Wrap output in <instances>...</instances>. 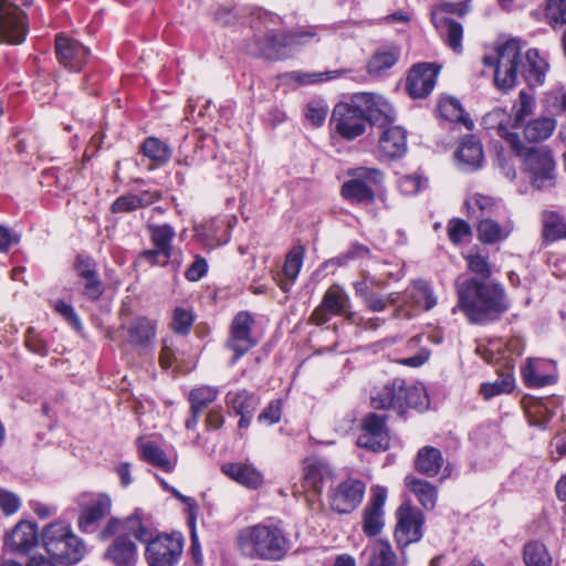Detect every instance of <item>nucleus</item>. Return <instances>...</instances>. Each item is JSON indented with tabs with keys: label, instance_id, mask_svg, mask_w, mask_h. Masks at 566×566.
<instances>
[{
	"label": "nucleus",
	"instance_id": "obj_7",
	"mask_svg": "<svg viewBox=\"0 0 566 566\" xmlns=\"http://www.w3.org/2000/svg\"><path fill=\"white\" fill-rule=\"evenodd\" d=\"M347 175L349 179L342 185L340 196L353 205H373L376 190L384 182V172L373 167H356L350 168Z\"/></svg>",
	"mask_w": 566,
	"mask_h": 566
},
{
	"label": "nucleus",
	"instance_id": "obj_64",
	"mask_svg": "<svg viewBox=\"0 0 566 566\" xmlns=\"http://www.w3.org/2000/svg\"><path fill=\"white\" fill-rule=\"evenodd\" d=\"M82 280L84 281L83 295L91 301H97L104 293V286L97 273Z\"/></svg>",
	"mask_w": 566,
	"mask_h": 566
},
{
	"label": "nucleus",
	"instance_id": "obj_17",
	"mask_svg": "<svg viewBox=\"0 0 566 566\" xmlns=\"http://www.w3.org/2000/svg\"><path fill=\"white\" fill-rule=\"evenodd\" d=\"M387 419L386 416L375 412L366 415L361 421V432L357 438V446L374 452L386 450L389 447Z\"/></svg>",
	"mask_w": 566,
	"mask_h": 566
},
{
	"label": "nucleus",
	"instance_id": "obj_24",
	"mask_svg": "<svg viewBox=\"0 0 566 566\" xmlns=\"http://www.w3.org/2000/svg\"><path fill=\"white\" fill-rule=\"evenodd\" d=\"M510 115L502 108L496 107L482 117V126L486 130H494L511 147L513 153L522 150V140L516 133L509 130Z\"/></svg>",
	"mask_w": 566,
	"mask_h": 566
},
{
	"label": "nucleus",
	"instance_id": "obj_8",
	"mask_svg": "<svg viewBox=\"0 0 566 566\" xmlns=\"http://www.w3.org/2000/svg\"><path fill=\"white\" fill-rule=\"evenodd\" d=\"M514 154L523 158L524 171L535 188L548 189L555 185L556 163L548 147H527L522 143V150Z\"/></svg>",
	"mask_w": 566,
	"mask_h": 566
},
{
	"label": "nucleus",
	"instance_id": "obj_35",
	"mask_svg": "<svg viewBox=\"0 0 566 566\" xmlns=\"http://www.w3.org/2000/svg\"><path fill=\"white\" fill-rule=\"evenodd\" d=\"M443 463L442 452L438 448L424 446L417 453L415 469L423 475L433 478L439 474Z\"/></svg>",
	"mask_w": 566,
	"mask_h": 566
},
{
	"label": "nucleus",
	"instance_id": "obj_15",
	"mask_svg": "<svg viewBox=\"0 0 566 566\" xmlns=\"http://www.w3.org/2000/svg\"><path fill=\"white\" fill-rule=\"evenodd\" d=\"M397 518L395 541L398 547L403 549L421 539L424 516L419 509L403 504L397 511Z\"/></svg>",
	"mask_w": 566,
	"mask_h": 566
},
{
	"label": "nucleus",
	"instance_id": "obj_58",
	"mask_svg": "<svg viewBox=\"0 0 566 566\" xmlns=\"http://www.w3.org/2000/svg\"><path fill=\"white\" fill-rule=\"evenodd\" d=\"M193 321L195 316L192 312L182 307H176L172 315L171 328L177 334L186 335L190 332Z\"/></svg>",
	"mask_w": 566,
	"mask_h": 566
},
{
	"label": "nucleus",
	"instance_id": "obj_20",
	"mask_svg": "<svg viewBox=\"0 0 566 566\" xmlns=\"http://www.w3.org/2000/svg\"><path fill=\"white\" fill-rule=\"evenodd\" d=\"M111 507L112 501L106 494L94 495L90 502L82 503L77 520L80 531L86 534L97 531L98 523L109 514Z\"/></svg>",
	"mask_w": 566,
	"mask_h": 566
},
{
	"label": "nucleus",
	"instance_id": "obj_30",
	"mask_svg": "<svg viewBox=\"0 0 566 566\" xmlns=\"http://www.w3.org/2000/svg\"><path fill=\"white\" fill-rule=\"evenodd\" d=\"M156 190H143L138 193H127L118 197L111 206L113 213H127L146 208L160 199Z\"/></svg>",
	"mask_w": 566,
	"mask_h": 566
},
{
	"label": "nucleus",
	"instance_id": "obj_48",
	"mask_svg": "<svg viewBox=\"0 0 566 566\" xmlns=\"http://www.w3.org/2000/svg\"><path fill=\"white\" fill-rule=\"evenodd\" d=\"M226 402L235 413H254L260 403V398L247 389H241L235 392H228Z\"/></svg>",
	"mask_w": 566,
	"mask_h": 566
},
{
	"label": "nucleus",
	"instance_id": "obj_51",
	"mask_svg": "<svg viewBox=\"0 0 566 566\" xmlns=\"http://www.w3.org/2000/svg\"><path fill=\"white\" fill-rule=\"evenodd\" d=\"M142 151L156 165H164L171 157L169 146L156 137L146 138L142 144Z\"/></svg>",
	"mask_w": 566,
	"mask_h": 566
},
{
	"label": "nucleus",
	"instance_id": "obj_31",
	"mask_svg": "<svg viewBox=\"0 0 566 566\" xmlns=\"http://www.w3.org/2000/svg\"><path fill=\"white\" fill-rule=\"evenodd\" d=\"M104 556L114 566H135L137 547L130 539L118 535L108 546Z\"/></svg>",
	"mask_w": 566,
	"mask_h": 566
},
{
	"label": "nucleus",
	"instance_id": "obj_18",
	"mask_svg": "<svg viewBox=\"0 0 566 566\" xmlns=\"http://www.w3.org/2000/svg\"><path fill=\"white\" fill-rule=\"evenodd\" d=\"M55 54L59 63L64 69L78 73L86 65L91 52L81 42L65 35H57L55 39Z\"/></svg>",
	"mask_w": 566,
	"mask_h": 566
},
{
	"label": "nucleus",
	"instance_id": "obj_32",
	"mask_svg": "<svg viewBox=\"0 0 566 566\" xmlns=\"http://www.w3.org/2000/svg\"><path fill=\"white\" fill-rule=\"evenodd\" d=\"M379 150L389 159L403 156L407 151V132L399 126L385 129L379 138Z\"/></svg>",
	"mask_w": 566,
	"mask_h": 566
},
{
	"label": "nucleus",
	"instance_id": "obj_22",
	"mask_svg": "<svg viewBox=\"0 0 566 566\" xmlns=\"http://www.w3.org/2000/svg\"><path fill=\"white\" fill-rule=\"evenodd\" d=\"M386 499V488L376 486L373 489L370 501L364 510L363 531L367 536H375L382 530Z\"/></svg>",
	"mask_w": 566,
	"mask_h": 566
},
{
	"label": "nucleus",
	"instance_id": "obj_60",
	"mask_svg": "<svg viewBox=\"0 0 566 566\" xmlns=\"http://www.w3.org/2000/svg\"><path fill=\"white\" fill-rule=\"evenodd\" d=\"M328 113L327 105L322 101H311L305 107L304 115L314 126H321L325 122Z\"/></svg>",
	"mask_w": 566,
	"mask_h": 566
},
{
	"label": "nucleus",
	"instance_id": "obj_28",
	"mask_svg": "<svg viewBox=\"0 0 566 566\" xmlns=\"http://www.w3.org/2000/svg\"><path fill=\"white\" fill-rule=\"evenodd\" d=\"M221 471L231 480L250 490H258L264 483L263 473L248 462H230L221 467Z\"/></svg>",
	"mask_w": 566,
	"mask_h": 566
},
{
	"label": "nucleus",
	"instance_id": "obj_19",
	"mask_svg": "<svg viewBox=\"0 0 566 566\" xmlns=\"http://www.w3.org/2000/svg\"><path fill=\"white\" fill-rule=\"evenodd\" d=\"M439 67L432 63L415 64L408 74L406 90L412 98H424L433 90Z\"/></svg>",
	"mask_w": 566,
	"mask_h": 566
},
{
	"label": "nucleus",
	"instance_id": "obj_16",
	"mask_svg": "<svg viewBox=\"0 0 566 566\" xmlns=\"http://www.w3.org/2000/svg\"><path fill=\"white\" fill-rule=\"evenodd\" d=\"M352 305L349 295L338 284L331 285L324 293L319 305L312 312L310 322L317 326L326 324L331 315H343Z\"/></svg>",
	"mask_w": 566,
	"mask_h": 566
},
{
	"label": "nucleus",
	"instance_id": "obj_53",
	"mask_svg": "<svg viewBox=\"0 0 566 566\" xmlns=\"http://www.w3.org/2000/svg\"><path fill=\"white\" fill-rule=\"evenodd\" d=\"M218 389L211 386L193 388L188 397L190 407L203 411L218 397Z\"/></svg>",
	"mask_w": 566,
	"mask_h": 566
},
{
	"label": "nucleus",
	"instance_id": "obj_55",
	"mask_svg": "<svg viewBox=\"0 0 566 566\" xmlns=\"http://www.w3.org/2000/svg\"><path fill=\"white\" fill-rule=\"evenodd\" d=\"M447 232L453 244H460L472 235L471 226L460 218H453L448 222Z\"/></svg>",
	"mask_w": 566,
	"mask_h": 566
},
{
	"label": "nucleus",
	"instance_id": "obj_10",
	"mask_svg": "<svg viewBox=\"0 0 566 566\" xmlns=\"http://www.w3.org/2000/svg\"><path fill=\"white\" fill-rule=\"evenodd\" d=\"M184 552L180 533L157 534L147 545L145 557L149 566H176Z\"/></svg>",
	"mask_w": 566,
	"mask_h": 566
},
{
	"label": "nucleus",
	"instance_id": "obj_50",
	"mask_svg": "<svg viewBox=\"0 0 566 566\" xmlns=\"http://www.w3.org/2000/svg\"><path fill=\"white\" fill-rule=\"evenodd\" d=\"M523 560L526 566H552L553 564L547 547L538 541H530L524 545Z\"/></svg>",
	"mask_w": 566,
	"mask_h": 566
},
{
	"label": "nucleus",
	"instance_id": "obj_46",
	"mask_svg": "<svg viewBox=\"0 0 566 566\" xmlns=\"http://www.w3.org/2000/svg\"><path fill=\"white\" fill-rule=\"evenodd\" d=\"M515 379L512 368H506L499 374V377L493 382H483L480 386V394L485 400L502 394H509L514 389Z\"/></svg>",
	"mask_w": 566,
	"mask_h": 566
},
{
	"label": "nucleus",
	"instance_id": "obj_27",
	"mask_svg": "<svg viewBox=\"0 0 566 566\" xmlns=\"http://www.w3.org/2000/svg\"><path fill=\"white\" fill-rule=\"evenodd\" d=\"M334 475L333 469L323 460L316 458L305 459L302 467L303 486L321 494L324 483Z\"/></svg>",
	"mask_w": 566,
	"mask_h": 566
},
{
	"label": "nucleus",
	"instance_id": "obj_2",
	"mask_svg": "<svg viewBox=\"0 0 566 566\" xmlns=\"http://www.w3.org/2000/svg\"><path fill=\"white\" fill-rule=\"evenodd\" d=\"M394 107L381 95L356 93L348 102L337 103L332 112L329 126L342 139L352 142L364 135L368 123H392Z\"/></svg>",
	"mask_w": 566,
	"mask_h": 566
},
{
	"label": "nucleus",
	"instance_id": "obj_33",
	"mask_svg": "<svg viewBox=\"0 0 566 566\" xmlns=\"http://www.w3.org/2000/svg\"><path fill=\"white\" fill-rule=\"evenodd\" d=\"M402 301L413 307L430 311L437 305V297L424 280L415 281L403 293Z\"/></svg>",
	"mask_w": 566,
	"mask_h": 566
},
{
	"label": "nucleus",
	"instance_id": "obj_25",
	"mask_svg": "<svg viewBox=\"0 0 566 566\" xmlns=\"http://www.w3.org/2000/svg\"><path fill=\"white\" fill-rule=\"evenodd\" d=\"M521 373L525 385L532 388L552 385L557 378L554 364L541 358H530Z\"/></svg>",
	"mask_w": 566,
	"mask_h": 566
},
{
	"label": "nucleus",
	"instance_id": "obj_29",
	"mask_svg": "<svg viewBox=\"0 0 566 566\" xmlns=\"http://www.w3.org/2000/svg\"><path fill=\"white\" fill-rule=\"evenodd\" d=\"M431 21L440 32L444 43L455 53L462 52L463 27L460 22L442 15L439 12H431Z\"/></svg>",
	"mask_w": 566,
	"mask_h": 566
},
{
	"label": "nucleus",
	"instance_id": "obj_49",
	"mask_svg": "<svg viewBox=\"0 0 566 566\" xmlns=\"http://www.w3.org/2000/svg\"><path fill=\"white\" fill-rule=\"evenodd\" d=\"M556 122L552 117H538L530 120L524 126V137L531 143L547 139L554 132Z\"/></svg>",
	"mask_w": 566,
	"mask_h": 566
},
{
	"label": "nucleus",
	"instance_id": "obj_54",
	"mask_svg": "<svg viewBox=\"0 0 566 566\" xmlns=\"http://www.w3.org/2000/svg\"><path fill=\"white\" fill-rule=\"evenodd\" d=\"M535 105L534 95L522 90L518 94V102L515 104L514 124L515 128L522 127L528 116L533 114Z\"/></svg>",
	"mask_w": 566,
	"mask_h": 566
},
{
	"label": "nucleus",
	"instance_id": "obj_44",
	"mask_svg": "<svg viewBox=\"0 0 566 566\" xmlns=\"http://www.w3.org/2000/svg\"><path fill=\"white\" fill-rule=\"evenodd\" d=\"M405 483L426 510L434 509L438 497V490L434 485L411 475L406 476Z\"/></svg>",
	"mask_w": 566,
	"mask_h": 566
},
{
	"label": "nucleus",
	"instance_id": "obj_37",
	"mask_svg": "<svg viewBox=\"0 0 566 566\" xmlns=\"http://www.w3.org/2000/svg\"><path fill=\"white\" fill-rule=\"evenodd\" d=\"M73 533L71 526L65 522H54L44 526L41 539L45 551L52 555Z\"/></svg>",
	"mask_w": 566,
	"mask_h": 566
},
{
	"label": "nucleus",
	"instance_id": "obj_39",
	"mask_svg": "<svg viewBox=\"0 0 566 566\" xmlns=\"http://www.w3.org/2000/svg\"><path fill=\"white\" fill-rule=\"evenodd\" d=\"M85 552L86 548L83 541L75 534H72L51 556L61 564L75 565L83 559Z\"/></svg>",
	"mask_w": 566,
	"mask_h": 566
},
{
	"label": "nucleus",
	"instance_id": "obj_6",
	"mask_svg": "<svg viewBox=\"0 0 566 566\" xmlns=\"http://www.w3.org/2000/svg\"><path fill=\"white\" fill-rule=\"evenodd\" d=\"M323 27H302L296 31H269L263 38L256 39L259 54L269 60H283L292 52L312 41H318V32Z\"/></svg>",
	"mask_w": 566,
	"mask_h": 566
},
{
	"label": "nucleus",
	"instance_id": "obj_3",
	"mask_svg": "<svg viewBox=\"0 0 566 566\" xmlns=\"http://www.w3.org/2000/svg\"><path fill=\"white\" fill-rule=\"evenodd\" d=\"M458 304L469 322L485 325L499 321L511 307L504 286L495 280L459 276L455 280Z\"/></svg>",
	"mask_w": 566,
	"mask_h": 566
},
{
	"label": "nucleus",
	"instance_id": "obj_34",
	"mask_svg": "<svg viewBox=\"0 0 566 566\" xmlns=\"http://www.w3.org/2000/svg\"><path fill=\"white\" fill-rule=\"evenodd\" d=\"M125 328L127 342L135 347L146 348L156 335L155 322L145 316L136 317Z\"/></svg>",
	"mask_w": 566,
	"mask_h": 566
},
{
	"label": "nucleus",
	"instance_id": "obj_61",
	"mask_svg": "<svg viewBox=\"0 0 566 566\" xmlns=\"http://www.w3.org/2000/svg\"><path fill=\"white\" fill-rule=\"evenodd\" d=\"M24 344L27 348L33 354L40 355L42 357L46 356L49 353L48 345L45 340L38 334L33 327H29L25 332Z\"/></svg>",
	"mask_w": 566,
	"mask_h": 566
},
{
	"label": "nucleus",
	"instance_id": "obj_56",
	"mask_svg": "<svg viewBox=\"0 0 566 566\" xmlns=\"http://www.w3.org/2000/svg\"><path fill=\"white\" fill-rule=\"evenodd\" d=\"M465 260L468 262L469 270L475 274L474 276L480 280H492L488 255H483L479 252H470L465 256Z\"/></svg>",
	"mask_w": 566,
	"mask_h": 566
},
{
	"label": "nucleus",
	"instance_id": "obj_43",
	"mask_svg": "<svg viewBox=\"0 0 566 566\" xmlns=\"http://www.w3.org/2000/svg\"><path fill=\"white\" fill-rule=\"evenodd\" d=\"M525 413L530 424L541 429H545L554 416L545 399L534 397L525 400Z\"/></svg>",
	"mask_w": 566,
	"mask_h": 566
},
{
	"label": "nucleus",
	"instance_id": "obj_38",
	"mask_svg": "<svg viewBox=\"0 0 566 566\" xmlns=\"http://www.w3.org/2000/svg\"><path fill=\"white\" fill-rule=\"evenodd\" d=\"M367 560L365 566H403L407 562L402 558V564H399L397 555L392 551L387 541H377L367 552Z\"/></svg>",
	"mask_w": 566,
	"mask_h": 566
},
{
	"label": "nucleus",
	"instance_id": "obj_40",
	"mask_svg": "<svg viewBox=\"0 0 566 566\" xmlns=\"http://www.w3.org/2000/svg\"><path fill=\"white\" fill-rule=\"evenodd\" d=\"M85 552L86 548L83 541L75 534H72L51 556L61 564L75 565L83 559Z\"/></svg>",
	"mask_w": 566,
	"mask_h": 566
},
{
	"label": "nucleus",
	"instance_id": "obj_36",
	"mask_svg": "<svg viewBox=\"0 0 566 566\" xmlns=\"http://www.w3.org/2000/svg\"><path fill=\"white\" fill-rule=\"evenodd\" d=\"M305 249L303 245H294L286 254L283 265V275L286 280H280L279 286L283 292H289L303 265Z\"/></svg>",
	"mask_w": 566,
	"mask_h": 566
},
{
	"label": "nucleus",
	"instance_id": "obj_4",
	"mask_svg": "<svg viewBox=\"0 0 566 566\" xmlns=\"http://www.w3.org/2000/svg\"><path fill=\"white\" fill-rule=\"evenodd\" d=\"M235 542L241 554L251 559L281 560L290 549L286 533L274 523L245 526L238 532Z\"/></svg>",
	"mask_w": 566,
	"mask_h": 566
},
{
	"label": "nucleus",
	"instance_id": "obj_11",
	"mask_svg": "<svg viewBox=\"0 0 566 566\" xmlns=\"http://www.w3.org/2000/svg\"><path fill=\"white\" fill-rule=\"evenodd\" d=\"M28 31V14L10 0H0V43L21 44Z\"/></svg>",
	"mask_w": 566,
	"mask_h": 566
},
{
	"label": "nucleus",
	"instance_id": "obj_26",
	"mask_svg": "<svg viewBox=\"0 0 566 566\" xmlns=\"http://www.w3.org/2000/svg\"><path fill=\"white\" fill-rule=\"evenodd\" d=\"M513 230L514 222L510 218L499 222L493 217L483 216L479 218L476 224V237L484 244H495L505 241Z\"/></svg>",
	"mask_w": 566,
	"mask_h": 566
},
{
	"label": "nucleus",
	"instance_id": "obj_59",
	"mask_svg": "<svg viewBox=\"0 0 566 566\" xmlns=\"http://www.w3.org/2000/svg\"><path fill=\"white\" fill-rule=\"evenodd\" d=\"M546 17L553 28L566 25V0H548Z\"/></svg>",
	"mask_w": 566,
	"mask_h": 566
},
{
	"label": "nucleus",
	"instance_id": "obj_42",
	"mask_svg": "<svg viewBox=\"0 0 566 566\" xmlns=\"http://www.w3.org/2000/svg\"><path fill=\"white\" fill-rule=\"evenodd\" d=\"M400 51L396 46L377 50L367 63V71L370 75L381 76L392 67L399 60Z\"/></svg>",
	"mask_w": 566,
	"mask_h": 566
},
{
	"label": "nucleus",
	"instance_id": "obj_21",
	"mask_svg": "<svg viewBox=\"0 0 566 566\" xmlns=\"http://www.w3.org/2000/svg\"><path fill=\"white\" fill-rule=\"evenodd\" d=\"M38 543V525L29 521H20L4 538L7 549L21 555L28 554Z\"/></svg>",
	"mask_w": 566,
	"mask_h": 566
},
{
	"label": "nucleus",
	"instance_id": "obj_63",
	"mask_svg": "<svg viewBox=\"0 0 566 566\" xmlns=\"http://www.w3.org/2000/svg\"><path fill=\"white\" fill-rule=\"evenodd\" d=\"M473 200H474V203L476 205V207L481 211L480 217L490 216V218H492V217L499 216L501 205L496 199L489 197V196L478 193L473 197Z\"/></svg>",
	"mask_w": 566,
	"mask_h": 566
},
{
	"label": "nucleus",
	"instance_id": "obj_52",
	"mask_svg": "<svg viewBox=\"0 0 566 566\" xmlns=\"http://www.w3.org/2000/svg\"><path fill=\"white\" fill-rule=\"evenodd\" d=\"M371 254L370 249L359 242H353L346 251L339 253L337 256L328 260L325 265L345 266L350 261L369 258Z\"/></svg>",
	"mask_w": 566,
	"mask_h": 566
},
{
	"label": "nucleus",
	"instance_id": "obj_12",
	"mask_svg": "<svg viewBox=\"0 0 566 566\" xmlns=\"http://www.w3.org/2000/svg\"><path fill=\"white\" fill-rule=\"evenodd\" d=\"M366 484L356 478H347L327 491V501L333 512L349 514L363 502Z\"/></svg>",
	"mask_w": 566,
	"mask_h": 566
},
{
	"label": "nucleus",
	"instance_id": "obj_57",
	"mask_svg": "<svg viewBox=\"0 0 566 566\" xmlns=\"http://www.w3.org/2000/svg\"><path fill=\"white\" fill-rule=\"evenodd\" d=\"M547 111L553 115L566 112V86H556L545 95Z\"/></svg>",
	"mask_w": 566,
	"mask_h": 566
},
{
	"label": "nucleus",
	"instance_id": "obj_23",
	"mask_svg": "<svg viewBox=\"0 0 566 566\" xmlns=\"http://www.w3.org/2000/svg\"><path fill=\"white\" fill-rule=\"evenodd\" d=\"M459 167L467 172L480 169L484 163L483 146L475 135L464 136L454 154Z\"/></svg>",
	"mask_w": 566,
	"mask_h": 566
},
{
	"label": "nucleus",
	"instance_id": "obj_45",
	"mask_svg": "<svg viewBox=\"0 0 566 566\" xmlns=\"http://www.w3.org/2000/svg\"><path fill=\"white\" fill-rule=\"evenodd\" d=\"M438 109L440 115L447 120L461 123L468 129L473 128V122L470 116L463 109L461 103L455 97H444L441 98L438 105Z\"/></svg>",
	"mask_w": 566,
	"mask_h": 566
},
{
	"label": "nucleus",
	"instance_id": "obj_1",
	"mask_svg": "<svg viewBox=\"0 0 566 566\" xmlns=\"http://www.w3.org/2000/svg\"><path fill=\"white\" fill-rule=\"evenodd\" d=\"M483 63L494 67V82L499 88L509 90L516 83L518 76L534 88L544 84L549 69L547 61L539 55L537 49H530L522 54L520 40L510 39L496 48L494 56L485 55Z\"/></svg>",
	"mask_w": 566,
	"mask_h": 566
},
{
	"label": "nucleus",
	"instance_id": "obj_14",
	"mask_svg": "<svg viewBox=\"0 0 566 566\" xmlns=\"http://www.w3.org/2000/svg\"><path fill=\"white\" fill-rule=\"evenodd\" d=\"M254 323L253 315L248 311H241L233 317L227 340V347L234 352L233 364L258 344L252 334Z\"/></svg>",
	"mask_w": 566,
	"mask_h": 566
},
{
	"label": "nucleus",
	"instance_id": "obj_47",
	"mask_svg": "<svg viewBox=\"0 0 566 566\" xmlns=\"http://www.w3.org/2000/svg\"><path fill=\"white\" fill-rule=\"evenodd\" d=\"M142 458L161 469L165 472H171L175 469L176 461L168 458L166 452L155 442L147 441L140 447Z\"/></svg>",
	"mask_w": 566,
	"mask_h": 566
},
{
	"label": "nucleus",
	"instance_id": "obj_9",
	"mask_svg": "<svg viewBox=\"0 0 566 566\" xmlns=\"http://www.w3.org/2000/svg\"><path fill=\"white\" fill-rule=\"evenodd\" d=\"M133 536L140 543L148 544L156 535L157 528L154 526L151 516L142 509H136L124 520L111 518L106 526L99 532L98 537L106 541L114 535Z\"/></svg>",
	"mask_w": 566,
	"mask_h": 566
},
{
	"label": "nucleus",
	"instance_id": "obj_13",
	"mask_svg": "<svg viewBox=\"0 0 566 566\" xmlns=\"http://www.w3.org/2000/svg\"><path fill=\"white\" fill-rule=\"evenodd\" d=\"M147 230L154 248L143 250L139 259L149 265H167L174 252L172 241L176 237L174 227L168 223L148 224Z\"/></svg>",
	"mask_w": 566,
	"mask_h": 566
},
{
	"label": "nucleus",
	"instance_id": "obj_62",
	"mask_svg": "<svg viewBox=\"0 0 566 566\" xmlns=\"http://www.w3.org/2000/svg\"><path fill=\"white\" fill-rule=\"evenodd\" d=\"M282 417V400L274 399L261 411L258 416L259 422H264L268 426L277 423Z\"/></svg>",
	"mask_w": 566,
	"mask_h": 566
},
{
	"label": "nucleus",
	"instance_id": "obj_41",
	"mask_svg": "<svg viewBox=\"0 0 566 566\" xmlns=\"http://www.w3.org/2000/svg\"><path fill=\"white\" fill-rule=\"evenodd\" d=\"M542 224V239L545 243L566 239V221L558 212L544 211Z\"/></svg>",
	"mask_w": 566,
	"mask_h": 566
},
{
	"label": "nucleus",
	"instance_id": "obj_5",
	"mask_svg": "<svg viewBox=\"0 0 566 566\" xmlns=\"http://www.w3.org/2000/svg\"><path fill=\"white\" fill-rule=\"evenodd\" d=\"M370 403L375 409L394 410L403 416L408 409H427L429 398L422 384L409 385L402 378H395L373 389Z\"/></svg>",
	"mask_w": 566,
	"mask_h": 566
}]
</instances>
